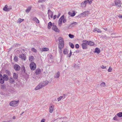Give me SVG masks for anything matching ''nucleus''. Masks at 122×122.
<instances>
[{
	"label": "nucleus",
	"instance_id": "nucleus-54",
	"mask_svg": "<svg viewBox=\"0 0 122 122\" xmlns=\"http://www.w3.org/2000/svg\"><path fill=\"white\" fill-rule=\"evenodd\" d=\"M118 17L120 18H122V15H118Z\"/></svg>",
	"mask_w": 122,
	"mask_h": 122
},
{
	"label": "nucleus",
	"instance_id": "nucleus-16",
	"mask_svg": "<svg viewBox=\"0 0 122 122\" xmlns=\"http://www.w3.org/2000/svg\"><path fill=\"white\" fill-rule=\"evenodd\" d=\"M68 14L69 15L72 17L74 16L76 14L74 11H73L72 13L70 12H68Z\"/></svg>",
	"mask_w": 122,
	"mask_h": 122
},
{
	"label": "nucleus",
	"instance_id": "nucleus-55",
	"mask_svg": "<svg viewBox=\"0 0 122 122\" xmlns=\"http://www.w3.org/2000/svg\"><path fill=\"white\" fill-rule=\"evenodd\" d=\"M45 120L44 119H43L41 120V122H45Z\"/></svg>",
	"mask_w": 122,
	"mask_h": 122
},
{
	"label": "nucleus",
	"instance_id": "nucleus-57",
	"mask_svg": "<svg viewBox=\"0 0 122 122\" xmlns=\"http://www.w3.org/2000/svg\"><path fill=\"white\" fill-rule=\"evenodd\" d=\"M62 49H60V50H59V53H62Z\"/></svg>",
	"mask_w": 122,
	"mask_h": 122
},
{
	"label": "nucleus",
	"instance_id": "nucleus-9",
	"mask_svg": "<svg viewBox=\"0 0 122 122\" xmlns=\"http://www.w3.org/2000/svg\"><path fill=\"white\" fill-rule=\"evenodd\" d=\"M52 29L53 30L56 32H59V30L55 25H53Z\"/></svg>",
	"mask_w": 122,
	"mask_h": 122
},
{
	"label": "nucleus",
	"instance_id": "nucleus-6",
	"mask_svg": "<svg viewBox=\"0 0 122 122\" xmlns=\"http://www.w3.org/2000/svg\"><path fill=\"white\" fill-rule=\"evenodd\" d=\"M14 69L16 71H19L20 69V66L18 64H15L14 65Z\"/></svg>",
	"mask_w": 122,
	"mask_h": 122
},
{
	"label": "nucleus",
	"instance_id": "nucleus-42",
	"mask_svg": "<svg viewBox=\"0 0 122 122\" xmlns=\"http://www.w3.org/2000/svg\"><path fill=\"white\" fill-rule=\"evenodd\" d=\"M24 20L23 19H21V18H19L18 20V23H20L22 21Z\"/></svg>",
	"mask_w": 122,
	"mask_h": 122
},
{
	"label": "nucleus",
	"instance_id": "nucleus-52",
	"mask_svg": "<svg viewBox=\"0 0 122 122\" xmlns=\"http://www.w3.org/2000/svg\"><path fill=\"white\" fill-rule=\"evenodd\" d=\"M12 9V8L11 7H9L8 8V11H10V10H11Z\"/></svg>",
	"mask_w": 122,
	"mask_h": 122
},
{
	"label": "nucleus",
	"instance_id": "nucleus-12",
	"mask_svg": "<svg viewBox=\"0 0 122 122\" xmlns=\"http://www.w3.org/2000/svg\"><path fill=\"white\" fill-rule=\"evenodd\" d=\"M9 82L11 84H13L15 83V81L14 79L12 78V77H10L9 79Z\"/></svg>",
	"mask_w": 122,
	"mask_h": 122
},
{
	"label": "nucleus",
	"instance_id": "nucleus-1",
	"mask_svg": "<svg viewBox=\"0 0 122 122\" xmlns=\"http://www.w3.org/2000/svg\"><path fill=\"white\" fill-rule=\"evenodd\" d=\"M58 47L59 49H62L64 46V42L62 37H59L58 39Z\"/></svg>",
	"mask_w": 122,
	"mask_h": 122
},
{
	"label": "nucleus",
	"instance_id": "nucleus-51",
	"mask_svg": "<svg viewBox=\"0 0 122 122\" xmlns=\"http://www.w3.org/2000/svg\"><path fill=\"white\" fill-rule=\"evenodd\" d=\"M101 67L102 68V69H105L106 68V66H104L103 65H102L101 66Z\"/></svg>",
	"mask_w": 122,
	"mask_h": 122
},
{
	"label": "nucleus",
	"instance_id": "nucleus-48",
	"mask_svg": "<svg viewBox=\"0 0 122 122\" xmlns=\"http://www.w3.org/2000/svg\"><path fill=\"white\" fill-rule=\"evenodd\" d=\"M63 97V96H60L57 98V100L58 101H59L61 100V99Z\"/></svg>",
	"mask_w": 122,
	"mask_h": 122
},
{
	"label": "nucleus",
	"instance_id": "nucleus-28",
	"mask_svg": "<svg viewBox=\"0 0 122 122\" xmlns=\"http://www.w3.org/2000/svg\"><path fill=\"white\" fill-rule=\"evenodd\" d=\"M96 31H97L98 32H101V30L100 29L97 28H95L93 30V31L94 32Z\"/></svg>",
	"mask_w": 122,
	"mask_h": 122
},
{
	"label": "nucleus",
	"instance_id": "nucleus-34",
	"mask_svg": "<svg viewBox=\"0 0 122 122\" xmlns=\"http://www.w3.org/2000/svg\"><path fill=\"white\" fill-rule=\"evenodd\" d=\"M83 43H84L86 45H88L89 41L86 40H83L82 41Z\"/></svg>",
	"mask_w": 122,
	"mask_h": 122
},
{
	"label": "nucleus",
	"instance_id": "nucleus-3",
	"mask_svg": "<svg viewBox=\"0 0 122 122\" xmlns=\"http://www.w3.org/2000/svg\"><path fill=\"white\" fill-rule=\"evenodd\" d=\"M46 85L44 83V81H42L35 88V90H37L45 86Z\"/></svg>",
	"mask_w": 122,
	"mask_h": 122
},
{
	"label": "nucleus",
	"instance_id": "nucleus-22",
	"mask_svg": "<svg viewBox=\"0 0 122 122\" xmlns=\"http://www.w3.org/2000/svg\"><path fill=\"white\" fill-rule=\"evenodd\" d=\"M49 50V49L48 48H44L42 49L41 51L42 52L47 51Z\"/></svg>",
	"mask_w": 122,
	"mask_h": 122
},
{
	"label": "nucleus",
	"instance_id": "nucleus-17",
	"mask_svg": "<svg viewBox=\"0 0 122 122\" xmlns=\"http://www.w3.org/2000/svg\"><path fill=\"white\" fill-rule=\"evenodd\" d=\"M86 4L87 3L86 1L85 0L84 2H82L81 3V6L82 7H85L86 6Z\"/></svg>",
	"mask_w": 122,
	"mask_h": 122
},
{
	"label": "nucleus",
	"instance_id": "nucleus-23",
	"mask_svg": "<svg viewBox=\"0 0 122 122\" xmlns=\"http://www.w3.org/2000/svg\"><path fill=\"white\" fill-rule=\"evenodd\" d=\"M21 70L22 71V72L23 73H25V67L24 66H22V67L21 68Z\"/></svg>",
	"mask_w": 122,
	"mask_h": 122
},
{
	"label": "nucleus",
	"instance_id": "nucleus-15",
	"mask_svg": "<svg viewBox=\"0 0 122 122\" xmlns=\"http://www.w3.org/2000/svg\"><path fill=\"white\" fill-rule=\"evenodd\" d=\"M88 13V11H86L81 14V15L82 17L86 16V15H87Z\"/></svg>",
	"mask_w": 122,
	"mask_h": 122
},
{
	"label": "nucleus",
	"instance_id": "nucleus-18",
	"mask_svg": "<svg viewBox=\"0 0 122 122\" xmlns=\"http://www.w3.org/2000/svg\"><path fill=\"white\" fill-rule=\"evenodd\" d=\"M81 46L82 48L83 49H86L87 48V45L85 44L84 43H82L81 44Z\"/></svg>",
	"mask_w": 122,
	"mask_h": 122
},
{
	"label": "nucleus",
	"instance_id": "nucleus-14",
	"mask_svg": "<svg viewBox=\"0 0 122 122\" xmlns=\"http://www.w3.org/2000/svg\"><path fill=\"white\" fill-rule=\"evenodd\" d=\"M18 75L17 73H14L13 74V78L15 80L17 79L18 78Z\"/></svg>",
	"mask_w": 122,
	"mask_h": 122
},
{
	"label": "nucleus",
	"instance_id": "nucleus-26",
	"mask_svg": "<svg viewBox=\"0 0 122 122\" xmlns=\"http://www.w3.org/2000/svg\"><path fill=\"white\" fill-rule=\"evenodd\" d=\"M60 76V73L59 71H58L56 74L55 77L56 78H59Z\"/></svg>",
	"mask_w": 122,
	"mask_h": 122
},
{
	"label": "nucleus",
	"instance_id": "nucleus-43",
	"mask_svg": "<svg viewBox=\"0 0 122 122\" xmlns=\"http://www.w3.org/2000/svg\"><path fill=\"white\" fill-rule=\"evenodd\" d=\"M31 50L32 51L35 53L37 52V51L36 50V49L34 48H32Z\"/></svg>",
	"mask_w": 122,
	"mask_h": 122
},
{
	"label": "nucleus",
	"instance_id": "nucleus-61",
	"mask_svg": "<svg viewBox=\"0 0 122 122\" xmlns=\"http://www.w3.org/2000/svg\"><path fill=\"white\" fill-rule=\"evenodd\" d=\"M63 96L64 97V98H65V97L66 96V94H63Z\"/></svg>",
	"mask_w": 122,
	"mask_h": 122
},
{
	"label": "nucleus",
	"instance_id": "nucleus-63",
	"mask_svg": "<svg viewBox=\"0 0 122 122\" xmlns=\"http://www.w3.org/2000/svg\"><path fill=\"white\" fill-rule=\"evenodd\" d=\"M24 113V112H22V113H21V114H20V115H22V114H23Z\"/></svg>",
	"mask_w": 122,
	"mask_h": 122
},
{
	"label": "nucleus",
	"instance_id": "nucleus-56",
	"mask_svg": "<svg viewBox=\"0 0 122 122\" xmlns=\"http://www.w3.org/2000/svg\"><path fill=\"white\" fill-rule=\"evenodd\" d=\"M56 17V15H54V16H53V18L54 19H55Z\"/></svg>",
	"mask_w": 122,
	"mask_h": 122
},
{
	"label": "nucleus",
	"instance_id": "nucleus-19",
	"mask_svg": "<svg viewBox=\"0 0 122 122\" xmlns=\"http://www.w3.org/2000/svg\"><path fill=\"white\" fill-rule=\"evenodd\" d=\"M47 14L48 15V17H49L50 15H53V12L50 10H48V11Z\"/></svg>",
	"mask_w": 122,
	"mask_h": 122
},
{
	"label": "nucleus",
	"instance_id": "nucleus-38",
	"mask_svg": "<svg viewBox=\"0 0 122 122\" xmlns=\"http://www.w3.org/2000/svg\"><path fill=\"white\" fill-rule=\"evenodd\" d=\"M92 0H86L85 1H86V3H89V4H90L92 3Z\"/></svg>",
	"mask_w": 122,
	"mask_h": 122
},
{
	"label": "nucleus",
	"instance_id": "nucleus-39",
	"mask_svg": "<svg viewBox=\"0 0 122 122\" xmlns=\"http://www.w3.org/2000/svg\"><path fill=\"white\" fill-rule=\"evenodd\" d=\"M117 116L119 117H122V112H120L117 114Z\"/></svg>",
	"mask_w": 122,
	"mask_h": 122
},
{
	"label": "nucleus",
	"instance_id": "nucleus-37",
	"mask_svg": "<svg viewBox=\"0 0 122 122\" xmlns=\"http://www.w3.org/2000/svg\"><path fill=\"white\" fill-rule=\"evenodd\" d=\"M69 45L72 48H73L74 47V45L71 42H69Z\"/></svg>",
	"mask_w": 122,
	"mask_h": 122
},
{
	"label": "nucleus",
	"instance_id": "nucleus-21",
	"mask_svg": "<svg viewBox=\"0 0 122 122\" xmlns=\"http://www.w3.org/2000/svg\"><path fill=\"white\" fill-rule=\"evenodd\" d=\"M31 6H30L28 7L26 9V10H25L26 12L27 13H28L31 10Z\"/></svg>",
	"mask_w": 122,
	"mask_h": 122
},
{
	"label": "nucleus",
	"instance_id": "nucleus-24",
	"mask_svg": "<svg viewBox=\"0 0 122 122\" xmlns=\"http://www.w3.org/2000/svg\"><path fill=\"white\" fill-rule=\"evenodd\" d=\"M52 26V24L51 22H49L48 24V28L49 29H50Z\"/></svg>",
	"mask_w": 122,
	"mask_h": 122
},
{
	"label": "nucleus",
	"instance_id": "nucleus-36",
	"mask_svg": "<svg viewBox=\"0 0 122 122\" xmlns=\"http://www.w3.org/2000/svg\"><path fill=\"white\" fill-rule=\"evenodd\" d=\"M5 72L7 75L10 76V75L11 73L8 70H6L5 71Z\"/></svg>",
	"mask_w": 122,
	"mask_h": 122
},
{
	"label": "nucleus",
	"instance_id": "nucleus-45",
	"mask_svg": "<svg viewBox=\"0 0 122 122\" xmlns=\"http://www.w3.org/2000/svg\"><path fill=\"white\" fill-rule=\"evenodd\" d=\"M66 18H64H64L63 19V23H65L66 21Z\"/></svg>",
	"mask_w": 122,
	"mask_h": 122
},
{
	"label": "nucleus",
	"instance_id": "nucleus-41",
	"mask_svg": "<svg viewBox=\"0 0 122 122\" xmlns=\"http://www.w3.org/2000/svg\"><path fill=\"white\" fill-rule=\"evenodd\" d=\"M69 37L71 38H73L74 37V35L70 34H69Z\"/></svg>",
	"mask_w": 122,
	"mask_h": 122
},
{
	"label": "nucleus",
	"instance_id": "nucleus-53",
	"mask_svg": "<svg viewBox=\"0 0 122 122\" xmlns=\"http://www.w3.org/2000/svg\"><path fill=\"white\" fill-rule=\"evenodd\" d=\"M71 53H70L68 55V56L69 57H70L71 56Z\"/></svg>",
	"mask_w": 122,
	"mask_h": 122
},
{
	"label": "nucleus",
	"instance_id": "nucleus-58",
	"mask_svg": "<svg viewBox=\"0 0 122 122\" xmlns=\"http://www.w3.org/2000/svg\"><path fill=\"white\" fill-rule=\"evenodd\" d=\"M43 1V0H39L38 1L39 2H42Z\"/></svg>",
	"mask_w": 122,
	"mask_h": 122
},
{
	"label": "nucleus",
	"instance_id": "nucleus-32",
	"mask_svg": "<svg viewBox=\"0 0 122 122\" xmlns=\"http://www.w3.org/2000/svg\"><path fill=\"white\" fill-rule=\"evenodd\" d=\"M64 18V15H62L59 19L58 21L60 22H62V20H63Z\"/></svg>",
	"mask_w": 122,
	"mask_h": 122
},
{
	"label": "nucleus",
	"instance_id": "nucleus-33",
	"mask_svg": "<svg viewBox=\"0 0 122 122\" xmlns=\"http://www.w3.org/2000/svg\"><path fill=\"white\" fill-rule=\"evenodd\" d=\"M68 53L67 50L66 49H65L64 50L63 54L65 55L67 54Z\"/></svg>",
	"mask_w": 122,
	"mask_h": 122
},
{
	"label": "nucleus",
	"instance_id": "nucleus-2",
	"mask_svg": "<svg viewBox=\"0 0 122 122\" xmlns=\"http://www.w3.org/2000/svg\"><path fill=\"white\" fill-rule=\"evenodd\" d=\"M41 72V70L40 69H38L36 70L35 72L34 73V75L35 76V79L37 78H39L41 76L40 74Z\"/></svg>",
	"mask_w": 122,
	"mask_h": 122
},
{
	"label": "nucleus",
	"instance_id": "nucleus-59",
	"mask_svg": "<svg viewBox=\"0 0 122 122\" xmlns=\"http://www.w3.org/2000/svg\"><path fill=\"white\" fill-rule=\"evenodd\" d=\"M61 14L60 13H59L58 15L57 16V17L58 18V17L60 16V15Z\"/></svg>",
	"mask_w": 122,
	"mask_h": 122
},
{
	"label": "nucleus",
	"instance_id": "nucleus-31",
	"mask_svg": "<svg viewBox=\"0 0 122 122\" xmlns=\"http://www.w3.org/2000/svg\"><path fill=\"white\" fill-rule=\"evenodd\" d=\"M113 119L114 120H115V121H118L119 120V118L116 115L113 117Z\"/></svg>",
	"mask_w": 122,
	"mask_h": 122
},
{
	"label": "nucleus",
	"instance_id": "nucleus-44",
	"mask_svg": "<svg viewBox=\"0 0 122 122\" xmlns=\"http://www.w3.org/2000/svg\"><path fill=\"white\" fill-rule=\"evenodd\" d=\"M101 86L102 87H104L105 86V83L104 82H103L101 84Z\"/></svg>",
	"mask_w": 122,
	"mask_h": 122
},
{
	"label": "nucleus",
	"instance_id": "nucleus-30",
	"mask_svg": "<svg viewBox=\"0 0 122 122\" xmlns=\"http://www.w3.org/2000/svg\"><path fill=\"white\" fill-rule=\"evenodd\" d=\"M4 10L8 12V6L7 5H5L4 7L3 8Z\"/></svg>",
	"mask_w": 122,
	"mask_h": 122
},
{
	"label": "nucleus",
	"instance_id": "nucleus-35",
	"mask_svg": "<svg viewBox=\"0 0 122 122\" xmlns=\"http://www.w3.org/2000/svg\"><path fill=\"white\" fill-rule=\"evenodd\" d=\"M94 43L92 41H89L88 45L90 46H92L94 45Z\"/></svg>",
	"mask_w": 122,
	"mask_h": 122
},
{
	"label": "nucleus",
	"instance_id": "nucleus-8",
	"mask_svg": "<svg viewBox=\"0 0 122 122\" xmlns=\"http://www.w3.org/2000/svg\"><path fill=\"white\" fill-rule=\"evenodd\" d=\"M19 57L23 60L25 61L26 59V56L24 54H22L21 55H19Z\"/></svg>",
	"mask_w": 122,
	"mask_h": 122
},
{
	"label": "nucleus",
	"instance_id": "nucleus-27",
	"mask_svg": "<svg viewBox=\"0 0 122 122\" xmlns=\"http://www.w3.org/2000/svg\"><path fill=\"white\" fill-rule=\"evenodd\" d=\"M77 24V22H74L73 23H71L70 25V26L71 27H73L76 25Z\"/></svg>",
	"mask_w": 122,
	"mask_h": 122
},
{
	"label": "nucleus",
	"instance_id": "nucleus-7",
	"mask_svg": "<svg viewBox=\"0 0 122 122\" xmlns=\"http://www.w3.org/2000/svg\"><path fill=\"white\" fill-rule=\"evenodd\" d=\"M18 102V101H12L10 103L9 105L11 106H15V104H17Z\"/></svg>",
	"mask_w": 122,
	"mask_h": 122
},
{
	"label": "nucleus",
	"instance_id": "nucleus-49",
	"mask_svg": "<svg viewBox=\"0 0 122 122\" xmlns=\"http://www.w3.org/2000/svg\"><path fill=\"white\" fill-rule=\"evenodd\" d=\"M79 47V45L78 44H76L75 45V47L77 48H78Z\"/></svg>",
	"mask_w": 122,
	"mask_h": 122
},
{
	"label": "nucleus",
	"instance_id": "nucleus-50",
	"mask_svg": "<svg viewBox=\"0 0 122 122\" xmlns=\"http://www.w3.org/2000/svg\"><path fill=\"white\" fill-rule=\"evenodd\" d=\"M58 25L60 26H61L62 24V22H58Z\"/></svg>",
	"mask_w": 122,
	"mask_h": 122
},
{
	"label": "nucleus",
	"instance_id": "nucleus-46",
	"mask_svg": "<svg viewBox=\"0 0 122 122\" xmlns=\"http://www.w3.org/2000/svg\"><path fill=\"white\" fill-rule=\"evenodd\" d=\"M44 83L46 86L47 85L48 83L49 82L48 81H44Z\"/></svg>",
	"mask_w": 122,
	"mask_h": 122
},
{
	"label": "nucleus",
	"instance_id": "nucleus-20",
	"mask_svg": "<svg viewBox=\"0 0 122 122\" xmlns=\"http://www.w3.org/2000/svg\"><path fill=\"white\" fill-rule=\"evenodd\" d=\"M100 52V49L98 48H96L94 51L95 53H97L98 54H99Z\"/></svg>",
	"mask_w": 122,
	"mask_h": 122
},
{
	"label": "nucleus",
	"instance_id": "nucleus-25",
	"mask_svg": "<svg viewBox=\"0 0 122 122\" xmlns=\"http://www.w3.org/2000/svg\"><path fill=\"white\" fill-rule=\"evenodd\" d=\"M54 106H53V107H52V106H51L50 107L49 112L50 113H51L53 112L54 109Z\"/></svg>",
	"mask_w": 122,
	"mask_h": 122
},
{
	"label": "nucleus",
	"instance_id": "nucleus-40",
	"mask_svg": "<svg viewBox=\"0 0 122 122\" xmlns=\"http://www.w3.org/2000/svg\"><path fill=\"white\" fill-rule=\"evenodd\" d=\"M18 58L16 56H15L14 57V61L16 62H17L18 61Z\"/></svg>",
	"mask_w": 122,
	"mask_h": 122
},
{
	"label": "nucleus",
	"instance_id": "nucleus-5",
	"mask_svg": "<svg viewBox=\"0 0 122 122\" xmlns=\"http://www.w3.org/2000/svg\"><path fill=\"white\" fill-rule=\"evenodd\" d=\"M115 3L117 7H120L121 6L122 3L120 0H115Z\"/></svg>",
	"mask_w": 122,
	"mask_h": 122
},
{
	"label": "nucleus",
	"instance_id": "nucleus-60",
	"mask_svg": "<svg viewBox=\"0 0 122 122\" xmlns=\"http://www.w3.org/2000/svg\"><path fill=\"white\" fill-rule=\"evenodd\" d=\"M15 118H16V116H14L12 118L13 119H15Z\"/></svg>",
	"mask_w": 122,
	"mask_h": 122
},
{
	"label": "nucleus",
	"instance_id": "nucleus-4",
	"mask_svg": "<svg viewBox=\"0 0 122 122\" xmlns=\"http://www.w3.org/2000/svg\"><path fill=\"white\" fill-rule=\"evenodd\" d=\"M30 66L31 70L32 71L35 70L36 68V65L34 62H31L30 65Z\"/></svg>",
	"mask_w": 122,
	"mask_h": 122
},
{
	"label": "nucleus",
	"instance_id": "nucleus-47",
	"mask_svg": "<svg viewBox=\"0 0 122 122\" xmlns=\"http://www.w3.org/2000/svg\"><path fill=\"white\" fill-rule=\"evenodd\" d=\"M112 69L111 67H109V69L108 70V72H110L111 71Z\"/></svg>",
	"mask_w": 122,
	"mask_h": 122
},
{
	"label": "nucleus",
	"instance_id": "nucleus-29",
	"mask_svg": "<svg viewBox=\"0 0 122 122\" xmlns=\"http://www.w3.org/2000/svg\"><path fill=\"white\" fill-rule=\"evenodd\" d=\"M34 57L33 56L29 57V60L30 61H32L34 60Z\"/></svg>",
	"mask_w": 122,
	"mask_h": 122
},
{
	"label": "nucleus",
	"instance_id": "nucleus-11",
	"mask_svg": "<svg viewBox=\"0 0 122 122\" xmlns=\"http://www.w3.org/2000/svg\"><path fill=\"white\" fill-rule=\"evenodd\" d=\"M31 19L32 20L35 21L36 23H38L39 22V21L36 18V17H31Z\"/></svg>",
	"mask_w": 122,
	"mask_h": 122
},
{
	"label": "nucleus",
	"instance_id": "nucleus-64",
	"mask_svg": "<svg viewBox=\"0 0 122 122\" xmlns=\"http://www.w3.org/2000/svg\"><path fill=\"white\" fill-rule=\"evenodd\" d=\"M70 53H71V54H72V52H71V50H70Z\"/></svg>",
	"mask_w": 122,
	"mask_h": 122
},
{
	"label": "nucleus",
	"instance_id": "nucleus-13",
	"mask_svg": "<svg viewBox=\"0 0 122 122\" xmlns=\"http://www.w3.org/2000/svg\"><path fill=\"white\" fill-rule=\"evenodd\" d=\"M2 78L5 81H7L9 80V77L8 75L6 74H4L2 76Z\"/></svg>",
	"mask_w": 122,
	"mask_h": 122
},
{
	"label": "nucleus",
	"instance_id": "nucleus-10",
	"mask_svg": "<svg viewBox=\"0 0 122 122\" xmlns=\"http://www.w3.org/2000/svg\"><path fill=\"white\" fill-rule=\"evenodd\" d=\"M5 82V80L2 78V74L0 73V83L1 84H3Z\"/></svg>",
	"mask_w": 122,
	"mask_h": 122
},
{
	"label": "nucleus",
	"instance_id": "nucleus-62",
	"mask_svg": "<svg viewBox=\"0 0 122 122\" xmlns=\"http://www.w3.org/2000/svg\"><path fill=\"white\" fill-rule=\"evenodd\" d=\"M53 15H50L51 17V18H52L53 17Z\"/></svg>",
	"mask_w": 122,
	"mask_h": 122
}]
</instances>
